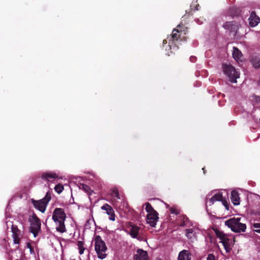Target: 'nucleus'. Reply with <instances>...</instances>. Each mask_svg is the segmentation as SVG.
<instances>
[{
	"instance_id": "nucleus-1",
	"label": "nucleus",
	"mask_w": 260,
	"mask_h": 260,
	"mask_svg": "<svg viewBox=\"0 0 260 260\" xmlns=\"http://www.w3.org/2000/svg\"><path fill=\"white\" fill-rule=\"evenodd\" d=\"M66 218V214L62 209H55L53 212L52 219L55 223L56 230L60 233H62L66 231L64 223Z\"/></svg>"
},
{
	"instance_id": "nucleus-2",
	"label": "nucleus",
	"mask_w": 260,
	"mask_h": 260,
	"mask_svg": "<svg viewBox=\"0 0 260 260\" xmlns=\"http://www.w3.org/2000/svg\"><path fill=\"white\" fill-rule=\"evenodd\" d=\"M241 219L239 217L232 218L226 220L224 224L235 233L244 232L246 229V225L241 222Z\"/></svg>"
},
{
	"instance_id": "nucleus-3",
	"label": "nucleus",
	"mask_w": 260,
	"mask_h": 260,
	"mask_svg": "<svg viewBox=\"0 0 260 260\" xmlns=\"http://www.w3.org/2000/svg\"><path fill=\"white\" fill-rule=\"evenodd\" d=\"M95 250L99 258L104 259L106 256L107 247L104 241L100 236H96L94 239Z\"/></svg>"
},
{
	"instance_id": "nucleus-4",
	"label": "nucleus",
	"mask_w": 260,
	"mask_h": 260,
	"mask_svg": "<svg viewBox=\"0 0 260 260\" xmlns=\"http://www.w3.org/2000/svg\"><path fill=\"white\" fill-rule=\"evenodd\" d=\"M145 210L148 213L146 221L151 226L154 227L158 219V213L152 207L151 205L147 203L145 204Z\"/></svg>"
},
{
	"instance_id": "nucleus-5",
	"label": "nucleus",
	"mask_w": 260,
	"mask_h": 260,
	"mask_svg": "<svg viewBox=\"0 0 260 260\" xmlns=\"http://www.w3.org/2000/svg\"><path fill=\"white\" fill-rule=\"evenodd\" d=\"M222 70L231 82H237V79L239 78L240 73L232 66L224 64L222 65Z\"/></svg>"
},
{
	"instance_id": "nucleus-6",
	"label": "nucleus",
	"mask_w": 260,
	"mask_h": 260,
	"mask_svg": "<svg viewBox=\"0 0 260 260\" xmlns=\"http://www.w3.org/2000/svg\"><path fill=\"white\" fill-rule=\"evenodd\" d=\"M51 199V193L49 192H47L46 194L45 197L38 201H36L32 199L31 202L34 207L44 213L46 208V206Z\"/></svg>"
},
{
	"instance_id": "nucleus-7",
	"label": "nucleus",
	"mask_w": 260,
	"mask_h": 260,
	"mask_svg": "<svg viewBox=\"0 0 260 260\" xmlns=\"http://www.w3.org/2000/svg\"><path fill=\"white\" fill-rule=\"evenodd\" d=\"M30 230L35 237H37L41 229V222L36 216H32L29 218Z\"/></svg>"
},
{
	"instance_id": "nucleus-8",
	"label": "nucleus",
	"mask_w": 260,
	"mask_h": 260,
	"mask_svg": "<svg viewBox=\"0 0 260 260\" xmlns=\"http://www.w3.org/2000/svg\"><path fill=\"white\" fill-rule=\"evenodd\" d=\"M212 197L209 198V194L207 196V200L209 199V200L206 201L207 206L212 205L216 201H220L222 198V194L221 192L218 191H213L212 192Z\"/></svg>"
},
{
	"instance_id": "nucleus-9",
	"label": "nucleus",
	"mask_w": 260,
	"mask_h": 260,
	"mask_svg": "<svg viewBox=\"0 0 260 260\" xmlns=\"http://www.w3.org/2000/svg\"><path fill=\"white\" fill-rule=\"evenodd\" d=\"M127 230L128 231V233L133 238H138V236L141 232L140 228L132 223L129 224Z\"/></svg>"
},
{
	"instance_id": "nucleus-10",
	"label": "nucleus",
	"mask_w": 260,
	"mask_h": 260,
	"mask_svg": "<svg viewBox=\"0 0 260 260\" xmlns=\"http://www.w3.org/2000/svg\"><path fill=\"white\" fill-rule=\"evenodd\" d=\"M41 178L46 181H51L54 179H59V174L54 172H46L42 173Z\"/></svg>"
},
{
	"instance_id": "nucleus-11",
	"label": "nucleus",
	"mask_w": 260,
	"mask_h": 260,
	"mask_svg": "<svg viewBox=\"0 0 260 260\" xmlns=\"http://www.w3.org/2000/svg\"><path fill=\"white\" fill-rule=\"evenodd\" d=\"M101 209L106 212V213L109 215V219L111 221L115 220V215L113 208L108 204H104L101 207Z\"/></svg>"
},
{
	"instance_id": "nucleus-12",
	"label": "nucleus",
	"mask_w": 260,
	"mask_h": 260,
	"mask_svg": "<svg viewBox=\"0 0 260 260\" xmlns=\"http://www.w3.org/2000/svg\"><path fill=\"white\" fill-rule=\"evenodd\" d=\"M181 25L179 24L177 26L178 28L174 29V30H173L172 34L171 37V39H172V40H169V45H168V47H169V49H171V50L172 49V46L171 45V44H172L174 40H177V39H178L177 34L182 31L181 29H179L181 27ZM175 48H176V47L174 46L173 48V49L174 50Z\"/></svg>"
},
{
	"instance_id": "nucleus-13",
	"label": "nucleus",
	"mask_w": 260,
	"mask_h": 260,
	"mask_svg": "<svg viewBox=\"0 0 260 260\" xmlns=\"http://www.w3.org/2000/svg\"><path fill=\"white\" fill-rule=\"evenodd\" d=\"M134 260H148L147 252L142 249H138L134 255Z\"/></svg>"
},
{
	"instance_id": "nucleus-14",
	"label": "nucleus",
	"mask_w": 260,
	"mask_h": 260,
	"mask_svg": "<svg viewBox=\"0 0 260 260\" xmlns=\"http://www.w3.org/2000/svg\"><path fill=\"white\" fill-rule=\"evenodd\" d=\"M233 57L238 63L242 62L243 59L242 53L237 47H234L233 48Z\"/></svg>"
},
{
	"instance_id": "nucleus-15",
	"label": "nucleus",
	"mask_w": 260,
	"mask_h": 260,
	"mask_svg": "<svg viewBox=\"0 0 260 260\" xmlns=\"http://www.w3.org/2000/svg\"><path fill=\"white\" fill-rule=\"evenodd\" d=\"M260 19L256 15L255 13H251L249 18V22L251 27L256 26L259 22Z\"/></svg>"
},
{
	"instance_id": "nucleus-16",
	"label": "nucleus",
	"mask_w": 260,
	"mask_h": 260,
	"mask_svg": "<svg viewBox=\"0 0 260 260\" xmlns=\"http://www.w3.org/2000/svg\"><path fill=\"white\" fill-rule=\"evenodd\" d=\"M178 260H191V253L186 250H183L179 253Z\"/></svg>"
},
{
	"instance_id": "nucleus-17",
	"label": "nucleus",
	"mask_w": 260,
	"mask_h": 260,
	"mask_svg": "<svg viewBox=\"0 0 260 260\" xmlns=\"http://www.w3.org/2000/svg\"><path fill=\"white\" fill-rule=\"evenodd\" d=\"M231 200L234 205H239L240 204V197L239 193L237 191L233 190L231 192Z\"/></svg>"
},
{
	"instance_id": "nucleus-18",
	"label": "nucleus",
	"mask_w": 260,
	"mask_h": 260,
	"mask_svg": "<svg viewBox=\"0 0 260 260\" xmlns=\"http://www.w3.org/2000/svg\"><path fill=\"white\" fill-rule=\"evenodd\" d=\"M197 230L192 228L186 230V235L187 237L191 240H193L196 238Z\"/></svg>"
},
{
	"instance_id": "nucleus-19",
	"label": "nucleus",
	"mask_w": 260,
	"mask_h": 260,
	"mask_svg": "<svg viewBox=\"0 0 260 260\" xmlns=\"http://www.w3.org/2000/svg\"><path fill=\"white\" fill-rule=\"evenodd\" d=\"M218 237L220 240V242L223 244L224 247V245L227 246L229 244V242H228L229 237L227 235L221 233L218 234Z\"/></svg>"
},
{
	"instance_id": "nucleus-20",
	"label": "nucleus",
	"mask_w": 260,
	"mask_h": 260,
	"mask_svg": "<svg viewBox=\"0 0 260 260\" xmlns=\"http://www.w3.org/2000/svg\"><path fill=\"white\" fill-rule=\"evenodd\" d=\"M112 203L113 204L114 206H115L116 207L118 206V201L117 200H120V198L119 197V194L118 193V192L117 190H114L112 193Z\"/></svg>"
},
{
	"instance_id": "nucleus-21",
	"label": "nucleus",
	"mask_w": 260,
	"mask_h": 260,
	"mask_svg": "<svg viewBox=\"0 0 260 260\" xmlns=\"http://www.w3.org/2000/svg\"><path fill=\"white\" fill-rule=\"evenodd\" d=\"M77 248L79 251V253L81 255L84 253L85 248L84 246V243L82 241H79L77 243Z\"/></svg>"
},
{
	"instance_id": "nucleus-22",
	"label": "nucleus",
	"mask_w": 260,
	"mask_h": 260,
	"mask_svg": "<svg viewBox=\"0 0 260 260\" xmlns=\"http://www.w3.org/2000/svg\"><path fill=\"white\" fill-rule=\"evenodd\" d=\"M225 29L230 30V31H234L236 26L233 24V22H226L223 24Z\"/></svg>"
},
{
	"instance_id": "nucleus-23",
	"label": "nucleus",
	"mask_w": 260,
	"mask_h": 260,
	"mask_svg": "<svg viewBox=\"0 0 260 260\" xmlns=\"http://www.w3.org/2000/svg\"><path fill=\"white\" fill-rule=\"evenodd\" d=\"M229 242V244L226 246L224 245V249H225L226 252H229L231 249V246L234 244L235 239L234 238L229 237V239L228 241Z\"/></svg>"
},
{
	"instance_id": "nucleus-24",
	"label": "nucleus",
	"mask_w": 260,
	"mask_h": 260,
	"mask_svg": "<svg viewBox=\"0 0 260 260\" xmlns=\"http://www.w3.org/2000/svg\"><path fill=\"white\" fill-rule=\"evenodd\" d=\"M165 205L166 206V207L169 209V211L170 212V213L171 214L177 215L179 213V210L177 209L176 207H170V206L168 204H167L166 203H165Z\"/></svg>"
},
{
	"instance_id": "nucleus-25",
	"label": "nucleus",
	"mask_w": 260,
	"mask_h": 260,
	"mask_svg": "<svg viewBox=\"0 0 260 260\" xmlns=\"http://www.w3.org/2000/svg\"><path fill=\"white\" fill-rule=\"evenodd\" d=\"M79 188L85 191L86 192L90 194L91 190L90 188L87 185L84 184H81L79 185Z\"/></svg>"
},
{
	"instance_id": "nucleus-26",
	"label": "nucleus",
	"mask_w": 260,
	"mask_h": 260,
	"mask_svg": "<svg viewBox=\"0 0 260 260\" xmlns=\"http://www.w3.org/2000/svg\"><path fill=\"white\" fill-rule=\"evenodd\" d=\"M251 63L253 67L255 68L260 67V60L258 58L252 59Z\"/></svg>"
},
{
	"instance_id": "nucleus-27",
	"label": "nucleus",
	"mask_w": 260,
	"mask_h": 260,
	"mask_svg": "<svg viewBox=\"0 0 260 260\" xmlns=\"http://www.w3.org/2000/svg\"><path fill=\"white\" fill-rule=\"evenodd\" d=\"M252 227L254 232L260 234V223L254 222L252 224Z\"/></svg>"
},
{
	"instance_id": "nucleus-28",
	"label": "nucleus",
	"mask_w": 260,
	"mask_h": 260,
	"mask_svg": "<svg viewBox=\"0 0 260 260\" xmlns=\"http://www.w3.org/2000/svg\"><path fill=\"white\" fill-rule=\"evenodd\" d=\"M63 186L61 184H58L54 187V189L58 193H60L63 190Z\"/></svg>"
},
{
	"instance_id": "nucleus-29",
	"label": "nucleus",
	"mask_w": 260,
	"mask_h": 260,
	"mask_svg": "<svg viewBox=\"0 0 260 260\" xmlns=\"http://www.w3.org/2000/svg\"><path fill=\"white\" fill-rule=\"evenodd\" d=\"M223 205L225 207V209L228 210H229V204L228 202L225 199H223V198L221 200V201Z\"/></svg>"
},
{
	"instance_id": "nucleus-30",
	"label": "nucleus",
	"mask_w": 260,
	"mask_h": 260,
	"mask_svg": "<svg viewBox=\"0 0 260 260\" xmlns=\"http://www.w3.org/2000/svg\"><path fill=\"white\" fill-rule=\"evenodd\" d=\"M207 260H215V256L212 254L208 255Z\"/></svg>"
},
{
	"instance_id": "nucleus-31",
	"label": "nucleus",
	"mask_w": 260,
	"mask_h": 260,
	"mask_svg": "<svg viewBox=\"0 0 260 260\" xmlns=\"http://www.w3.org/2000/svg\"><path fill=\"white\" fill-rule=\"evenodd\" d=\"M14 242L15 244H19V238L15 237L14 238Z\"/></svg>"
},
{
	"instance_id": "nucleus-32",
	"label": "nucleus",
	"mask_w": 260,
	"mask_h": 260,
	"mask_svg": "<svg viewBox=\"0 0 260 260\" xmlns=\"http://www.w3.org/2000/svg\"><path fill=\"white\" fill-rule=\"evenodd\" d=\"M167 41L166 40H164L163 41V44H167Z\"/></svg>"
},
{
	"instance_id": "nucleus-33",
	"label": "nucleus",
	"mask_w": 260,
	"mask_h": 260,
	"mask_svg": "<svg viewBox=\"0 0 260 260\" xmlns=\"http://www.w3.org/2000/svg\"><path fill=\"white\" fill-rule=\"evenodd\" d=\"M256 100L258 102H260V97H257L256 98Z\"/></svg>"
},
{
	"instance_id": "nucleus-34",
	"label": "nucleus",
	"mask_w": 260,
	"mask_h": 260,
	"mask_svg": "<svg viewBox=\"0 0 260 260\" xmlns=\"http://www.w3.org/2000/svg\"><path fill=\"white\" fill-rule=\"evenodd\" d=\"M193 59H194V57H190V60H191L192 61H193Z\"/></svg>"
},
{
	"instance_id": "nucleus-35",
	"label": "nucleus",
	"mask_w": 260,
	"mask_h": 260,
	"mask_svg": "<svg viewBox=\"0 0 260 260\" xmlns=\"http://www.w3.org/2000/svg\"><path fill=\"white\" fill-rule=\"evenodd\" d=\"M167 54H168V55H169V56L170 55L169 53H167Z\"/></svg>"
}]
</instances>
